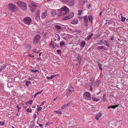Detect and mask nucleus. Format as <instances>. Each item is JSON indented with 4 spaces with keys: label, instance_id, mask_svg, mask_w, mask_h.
Instances as JSON below:
<instances>
[{
    "label": "nucleus",
    "instance_id": "nucleus-1",
    "mask_svg": "<svg viewBox=\"0 0 128 128\" xmlns=\"http://www.w3.org/2000/svg\"><path fill=\"white\" fill-rule=\"evenodd\" d=\"M69 8L66 6L58 10V11L60 13L58 15V16L60 17L62 16H64L65 14H66L69 12Z\"/></svg>",
    "mask_w": 128,
    "mask_h": 128
},
{
    "label": "nucleus",
    "instance_id": "nucleus-2",
    "mask_svg": "<svg viewBox=\"0 0 128 128\" xmlns=\"http://www.w3.org/2000/svg\"><path fill=\"white\" fill-rule=\"evenodd\" d=\"M17 4L19 8H20L24 10H26L27 9V6L26 4L24 2L18 1V2Z\"/></svg>",
    "mask_w": 128,
    "mask_h": 128
},
{
    "label": "nucleus",
    "instance_id": "nucleus-3",
    "mask_svg": "<svg viewBox=\"0 0 128 128\" xmlns=\"http://www.w3.org/2000/svg\"><path fill=\"white\" fill-rule=\"evenodd\" d=\"M8 9L10 11L13 12L16 11L17 8L16 6L10 3L8 5Z\"/></svg>",
    "mask_w": 128,
    "mask_h": 128
},
{
    "label": "nucleus",
    "instance_id": "nucleus-4",
    "mask_svg": "<svg viewBox=\"0 0 128 128\" xmlns=\"http://www.w3.org/2000/svg\"><path fill=\"white\" fill-rule=\"evenodd\" d=\"M40 34H37L36 35L33 40V43L35 44H37L40 42Z\"/></svg>",
    "mask_w": 128,
    "mask_h": 128
},
{
    "label": "nucleus",
    "instance_id": "nucleus-5",
    "mask_svg": "<svg viewBox=\"0 0 128 128\" xmlns=\"http://www.w3.org/2000/svg\"><path fill=\"white\" fill-rule=\"evenodd\" d=\"M90 94L88 92H86L83 94V97L85 99L90 100L91 99Z\"/></svg>",
    "mask_w": 128,
    "mask_h": 128
},
{
    "label": "nucleus",
    "instance_id": "nucleus-6",
    "mask_svg": "<svg viewBox=\"0 0 128 128\" xmlns=\"http://www.w3.org/2000/svg\"><path fill=\"white\" fill-rule=\"evenodd\" d=\"M29 6L31 11L34 12L36 10V5L34 3H31L30 4Z\"/></svg>",
    "mask_w": 128,
    "mask_h": 128
},
{
    "label": "nucleus",
    "instance_id": "nucleus-7",
    "mask_svg": "<svg viewBox=\"0 0 128 128\" xmlns=\"http://www.w3.org/2000/svg\"><path fill=\"white\" fill-rule=\"evenodd\" d=\"M32 20L29 17L25 18L24 20V23L27 24H30Z\"/></svg>",
    "mask_w": 128,
    "mask_h": 128
},
{
    "label": "nucleus",
    "instance_id": "nucleus-8",
    "mask_svg": "<svg viewBox=\"0 0 128 128\" xmlns=\"http://www.w3.org/2000/svg\"><path fill=\"white\" fill-rule=\"evenodd\" d=\"M74 16L73 12H71L68 16H65L62 18V20H67L70 19L72 17Z\"/></svg>",
    "mask_w": 128,
    "mask_h": 128
},
{
    "label": "nucleus",
    "instance_id": "nucleus-9",
    "mask_svg": "<svg viewBox=\"0 0 128 128\" xmlns=\"http://www.w3.org/2000/svg\"><path fill=\"white\" fill-rule=\"evenodd\" d=\"M84 26L86 27H87L88 25V20L87 17L86 16H85L84 17Z\"/></svg>",
    "mask_w": 128,
    "mask_h": 128
},
{
    "label": "nucleus",
    "instance_id": "nucleus-10",
    "mask_svg": "<svg viewBox=\"0 0 128 128\" xmlns=\"http://www.w3.org/2000/svg\"><path fill=\"white\" fill-rule=\"evenodd\" d=\"M74 91V88L72 87L70 88V89L68 90L67 93L66 94V95L68 96L72 92Z\"/></svg>",
    "mask_w": 128,
    "mask_h": 128
},
{
    "label": "nucleus",
    "instance_id": "nucleus-11",
    "mask_svg": "<svg viewBox=\"0 0 128 128\" xmlns=\"http://www.w3.org/2000/svg\"><path fill=\"white\" fill-rule=\"evenodd\" d=\"M35 17L36 20L37 21H38V19L40 18V12L38 11L37 10L36 11Z\"/></svg>",
    "mask_w": 128,
    "mask_h": 128
},
{
    "label": "nucleus",
    "instance_id": "nucleus-12",
    "mask_svg": "<svg viewBox=\"0 0 128 128\" xmlns=\"http://www.w3.org/2000/svg\"><path fill=\"white\" fill-rule=\"evenodd\" d=\"M31 48V46L29 44H25L24 45V49L26 51H29L30 50Z\"/></svg>",
    "mask_w": 128,
    "mask_h": 128
},
{
    "label": "nucleus",
    "instance_id": "nucleus-13",
    "mask_svg": "<svg viewBox=\"0 0 128 128\" xmlns=\"http://www.w3.org/2000/svg\"><path fill=\"white\" fill-rule=\"evenodd\" d=\"M47 12L46 10L43 12L41 16V18L42 19L45 18L47 15Z\"/></svg>",
    "mask_w": 128,
    "mask_h": 128
},
{
    "label": "nucleus",
    "instance_id": "nucleus-14",
    "mask_svg": "<svg viewBox=\"0 0 128 128\" xmlns=\"http://www.w3.org/2000/svg\"><path fill=\"white\" fill-rule=\"evenodd\" d=\"M77 63H78L79 64H80L81 62V60L82 59V56L78 55L77 57Z\"/></svg>",
    "mask_w": 128,
    "mask_h": 128
},
{
    "label": "nucleus",
    "instance_id": "nucleus-15",
    "mask_svg": "<svg viewBox=\"0 0 128 128\" xmlns=\"http://www.w3.org/2000/svg\"><path fill=\"white\" fill-rule=\"evenodd\" d=\"M97 48L98 50L102 49L104 50H108V48H107L104 46H102L98 47Z\"/></svg>",
    "mask_w": 128,
    "mask_h": 128
},
{
    "label": "nucleus",
    "instance_id": "nucleus-16",
    "mask_svg": "<svg viewBox=\"0 0 128 128\" xmlns=\"http://www.w3.org/2000/svg\"><path fill=\"white\" fill-rule=\"evenodd\" d=\"M78 20L76 19L72 20L70 22V23L74 24H78Z\"/></svg>",
    "mask_w": 128,
    "mask_h": 128
},
{
    "label": "nucleus",
    "instance_id": "nucleus-17",
    "mask_svg": "<svg viewBox=\"0 0 128 128\" xmlns=\"http://www.w3.org/2000/svg\"><path fill=\"white\" fill-rule=\"evenodd\" d=\"M74 0H71L70 2L68 3V4L70 6H72L74 4Z\"/></svg>",
    "mask_w": 128,
    "mask_h": 128
},
{
    "label": "nucleus",
    "instance_id": "nucleus-18",
    "mask_svg": "<svg viewBox=\"0 0 128 128\" xmlns=\"http://www.w3.org/2000/svg\"><path fill=\"white\" fill-rule=\"evenodd\" d=\"M102 114L101 113H99L96 116L95 119L97 120H98L99 118H100L102 116Z\"/></svg>",
    "mask_w": 128,
    "mask_h": 128
},
{
    "label": "nucleus",
    "instance_id": "nucleus-19",
    "mask_svg": "<svg viewBox=\"0 0 128 128\" xmlns=\"http://www.w3.org/2000/svg\"><path fill=\"white\" fill-rule=\"evenodd\" d=\"M92 99L93 101L96 102L100 100L99 98H96L94 96H93L92 97Z\"/></svg>",
    "mask_w": 128,
    "mask_h": 128
},
{
    "label": "nucleus",
    "instance_id": "nucleus-20",
    "mask_svg": "<svg viewBox=\"0 0 128 128\" xmlns=\"http://www.w3.org/2000/svg\"><path fill=\"white\" fill-rule=\"evenodd\" d=\"M86 44V42L84 41H82L81 43L80 47L83 48L85 46Z\"/></svg>",
    "mask_w": 128,
    "mask_h": 128
},
{
    "label": "nucleus",
    "instance_id": "nucleus-21",
    "mask_svg": "<svg viewBox=\"0 0 128 128\" xmlns=\"http://www.w3.org/2000/svg\"><path fill=\"white\" fill-rule=\"evenodd\" d=\"M54 26L56 29L59 30H60L62 28V27L57 25H54Z\"/></svg>",
    "mask_w": 128,
    "mask_h": 128
},
{
    "label": "nucleus",
    "instance_id": "nucleus-22",
    "mask_svg": "<svg viewBox=\"0 0 128 128\" xmlns=\"http://www.w3.org/2000/svg\"><path fill=\"white\" fill-rule=\"evenodd\" d=\"M70 103L66 104H65L64 106L61 107V108L62 109H64L66 108L67 106L70 104Z\"/></svg>",
    "mask_w": 128,
    "mask_h": 128
},
{
    "label": "nucleus",
    "instance_id": "nucleus-23",
    "mask_svg": "<svg viewBox=\"0 0 128 128\" xmlns=\"http://www.w3.org/2000/svg\"><path fill=\"white\" fill-rule=\"evenodd\" d=\"M88 19L91 24L92 23L93 18L92 16H88Z\"/></svg>",
    "mask_w": 128,
    "mask_h": 128
},
{
    "label": "nucleus",
    "instance_id": "nucleus-24",
    "mask_svg": "<svg viewBox=\"0 0 128 128\" xmlns=\"http://www.w3.org/2000/svg\"><path fill=\"white\" fill-rule=\"evenodd\" d=\"M118 105V104L117 105H113L112 106H109L108 107V108H115L117 107Z\"/></svg>",
    "mask_w": 128,
    "mask_h": 128
},
{
    "label": "nucleus",
    "instance_id": "nucleus-25",
    "mask_svg": "<svg viewBox=\"0 0 128 128\" xmlns=\"http://www.w3.org/2000/svg\"><path fill=\"white\" fill-rule=\"evenodd\" d=\"M103 43V42L101 40H98L97 41V44L98 45H102Z\"/></svg>",
    "mask_w": 128,
    "mask_h": 128
},
{
    "label": "nucleus",
    "instance_id": "nucleus-26",
    "mask_svg": "<svg viewBox=\"0 0 128 128\" xmlns=\"http://www.w3.org/2000/svg\"><path fill=\"white\" fill-rule=\"evenodd\" d=\"M97 64L98 65V66L99 67V69L101 70L102 71V69L101 67V64L99 62H98Z\"/></svg>",
    "mask_w": 128,
    "mask_h": 128
},
{
    "label": "nucleus",
    "instance_id": "nucleus-27",
    "mask_svg": "<svg viewBox=\"0 0 128 128\" xmlns=\"http://www.w3.org/2000/svg\"><path fill=\"white\" fill-rule=\"evenodd\" d=\"M30 84H31V82H30L27 80L26 82V85L28 86Z\"/></svg>",
    "mask_w": 128,
    "mask_h": 128
},
{
    "label": "nucleus",
    "instance_id": "nucleus-28",
    "mask_svg": "<svg viewBox=\"0 0 128 128\" xmlns=\"http://www.w3.org/2000/svg\"><path fill=\"white\" fill-rule=\"evenodd\" d=\"M60 44L61 46H62L65 45H66V44L64 42V41L63 40L60 42Z\"/></svg>",
    "mask_w": 128,
    "mask_h": 128
},
{
    "label": "nucleus",
    "instance_id": "nucleus-29",
    "mask_svg": "<svg viewBox=\"0 0 128 128\" xmlns=\"http://www.w3.org/2000/svg\"><path fill=\"white\" fill-rule=\"evenodd\" d=\"M106 94H104V96L102 98V100L104 102H105L106 100Z\"/></svg>",
    "mask_w": 128,
    "mask_h": 128
},
{
    "label": "nucleus",
    "instance_id": "nucleus-30",
    "mask_svg": "<svg viewBox=\"0 0 128 128\" xmlns=\"http://www.w3.org/2000/svg\"><path fill=\"white\" fill-rule=\"evenodd\" d=\"M93 35V34H91L90 35L88 36L87 37V39L88 40H90L91 38H92V36Z\"/></svg>",
    "mask_w": 128,
    "mask_h": 128
},
{
    "label": "nucleus",
    "instance_id": "nucleus-31",
    "mask_svg": "<svg viewBox=\"0 0 128 128\" xmlns=\"http://www.w3.org/2000/svg\"><path fill=\"white\" fill-rule=\"evenodd\" d=\"M51 13L52 16H54L56 14V11L55 10H53L51 12Z\"/></svg>",
    "mask_w": 128,
    "mask_h": 128
},
{
    "label": "nucleus",
    "instance_id": "nucleus-32",
    "mask_svg": "<svg viewBox=\"0 0 128 128\" xmlns=\"http://www.w3.org/2000/svg\"><path fill=\"white\" fill-rule=\"evenodd\" d=\"M34 122L33 124L30 125L29 126V128H34Z\"/></svg>",
    "mask_w": 128,
    "mask_h": 128
},
{
    "label": "nucleus",
    "instance_id": "nucleus-33",
    "mask_svg": "<svg viewBox=\"0 0 128 128\" xmlns=\"http://www.w3.org/2000/svg\"><path fill=\"white\" fill-rule=\"evenodd\" d=\"M32 100H30L29 101L27 102H26L27 104H30V105H31L32 104Z\"/></svg>",
    "mask_w": 128,
    "mask_h": 128
},
{
    "label": "nucleus",
    "instance_id": "nucleus-34",
    "mask_svg": "<svg viewBox=\"0 0 128 128\" xmlns=\"http://www.w3.org/2000/svg\"><path fill=\"white\" fill-rule=\"evenodd\" d=\"M121 18L122 21L123 22H124L126 19V18L123 17L122 16Z\"/></svg>",
    "mask_w": 128,
    "mask_h": 128
},
{
    "label": "nucleus",
    "instance_id": "nucleus-35",
    "mask_svg": "<svg viewBox=\"0 0 128 128\" xmlns=\"http://www.w3.org/2000/svg\"><path fill=\"white\" fill-rule=\"evenodd\" d=\"M55 34H56V35H57V38H58V39H57V40L58 41L59 40H60V36H59V35L58 34H56V33H55Z\"/></svg>",
    "mask_w": 128,
    "mask_h": 128
},
{
    "label": "nucleus",
    "instance_id": "nucleus-36",
    "mask_svg": "<svg viewBox=\"0 0 128 128\" xmlns=\"http://www.w3.org/2000/svg\"><path fill=\"white\" fill-rule=\"evenodd\" d=\"M54 112L58 114H60L62 113V112L61 111H56Z\"/></svg>",
    "mask_w": 128,
    "mask_h": 128
},
{
    "label": "nucleus",
    "instance_id": "nucleus-37",
    "mask_svg": "<svg viewBox=\"0 0 128 128\" xmlns=\"http://www.w3.org/2000/svg\"><path fill=\"white\" fill-rule=\"evenodd\" d=\"M99 84L97 81H96L94 83V85L95 86H98Z\"/></svg>",
    "mask_w": 128,
    "mask_h": 128
},
{
    "label": "nucleus",
    "instance_id": "nucleus-38",
    "mask_svg": "<svg viewBox=\"0 0 128 128\" xmlns=\"http://www.w3.org/2000/svg\"><path fill=\"white\" fill-rule=\"evenodd\" d=\"M82 12V10H78V15H80L81 14V13Z\"/></svg>",
    "mask_w": 128,
    "mask_h": 128
},
{
    "label": "nucleus",
    "instance_id": "nucleus-39",
    "mask_svg": "<svg viewBox=\"0 0 128 128\" xmlns=\"http://www.w3.org/2000/svg\"><path fill=\"white\" fill-rule=\"evenodd\" d=\"M26 111L28 112H32V110L31 109L28 108L26 110Z\"/></svg>",
    "mask_w": 128,
    "mask_h": 128
},
{
    "label": "nucleus",
    "instance_id": "nucleus-40",
    "mask_svg": "<svg viewBox=\"0 0 128 128\" xmlns=\"http://www.w3.org/2000/svg\"><path fill=\"white\" fill-rule=\"evenodd\" d=\"M4 124V121L1 122L0 121V125L3 126Z\"/></svg>",
    "mask_w": 128,
    "mask_h": 128
},
{
    "label": "nucleus",
    "instance_id": "nucleus-41",
    "mask_svg": "<svg viewBox=\"0 0 128 128\" xmlns=\"http://www.w3.org/2000/svg\"><path fill=\"white\" fill-rule=\"evenodd\" d=\"M61 50H57L56 52L58 54H60L61 52Z\"/></svg>",
    "mask_w": 128,
    "mask_h": 128
},
{
    "label": "nucleus",
    "instance_id": "nucleus-42",
    "mask_svg": "<svg viewBox=\"0 0 128 128\" xmlns=\"http://www.w3.org/2000/svg\"><path fill=\"white\" fill-rule=\"evenodd\" d=\"M31 72L34 73L36 72V70H30Z\"/></svg>",
    "mask_w": 128,
    "mask_h": 128
},
{
    "label": "nucleus",
    "instance_id": "nucleus-43",
    "mask_svg": "<svg viewBox=\"0 0 128 128\" xmlns=\"http://www.w3.org/2000/svg\"><path fill=\"white\" fill-rule=\"evenodd\" d=\"M54 43H55L53 41H51L50 42V45L52 46L53 45H54Z\"/></svg>",
    "mask_w": 128,
    "mask_h": 128
},
{
    "label": "nucleus",
    "instance_id": "nucleus-44",
    "mask_svg": "<svg viewBox=\"0 0 128 128\" xmlns=\"http://www.w3.org/2000/svg\"><path fill=\"white\" fill-rule=\"evenodd\" d=\"M63 2H65V3H67L69 1L68 0H61Z\"/></svg>",
    "mask_w": 128,
    "mask_h": 128
},
{
    "label": "nucleus",
    "instance_id": "nucleus-45",
    "mask_svg": "<svg viewBox=\"0 0 128 128\" xmlns=\"http://www.w3.org/2000/svg\"><path fill=\"white\" fill-rule=\"evenodd\" d=\"M33 52H36L38 53L39 52V51L38 50H35L33 51Z\"/></svg>",
    "mask_w": 128,
    "mask_h": 128
},
{
    "label": "nucleus",
    "instance_id": "nucleus-46",
    "mask_svg": "<svg viewBox=\"0 0 128 128\" xmlns=\"http://www.w3.org/2000/svg\"><path fill=\"white\" fill-rule=\"evenodd\" d=\"M6 66L5 65H4V66H2L1 67V68L3 70V69L4 68H6Z\"/></svg>",
    "mask_w": 128,
    "mask_h": 128
},
{
    "label": "nucleus",
    "instance_id": "nucleus-47",
    "mask_svg": "<svg viewBox=\"0 0 128 128\" xmlns=\"http://www.w3.org/2000/svg\"><path fill=\"white\" fill-rule=\"evenodd\" d=\"M33 117L34 118V120L35 118H36V114H34L33 115Z\"/></svg>",
    "mask_w": 128,
    "mask_h": 128
},
{
    "label": "nucleus",
    "instance_id": "nucleus-48",
    "mask_svg": "<svg viewBox=\"0 0 128 128\" xmlns=\"http://www.w3.org/2000/svg\"><path fill=\"white\" fill-rule=\"evenodd\" d=\"M75 32H77L78 33H80L81 32V31L80 30H76V31H75Z\"/></svg>",
    "mask_w": 128,
    "mask_h": 128
},
{
    "label": "nucleus",
    "instance_id": "nucleus-49",
    "mask_svg": "<svg viewBox=\"0 0 128 128\" xmlns=\"http://www.w3.org/2000/svg\"><path fill=\"white\" fill-rule=\"evenodd\" d=\"M42 109V108L41 107H39L37 108V110L39 111Z\"/></svg>",
    "mask_w": 128,
    "mask_h": 128
},
{
    "label": "nucleus",
    "instance_id": "nucleus-50",
    "mask_svg": "<svg viewBox=\"0 0 128 128\" xmlns=\"http://www.w3.org/2000/svg\"><path fill=\"white\" fill-rule=\"evenodd\" d=\"M28 56H30L31 58H34V55H32L31 54H28Z\"/></svg>",
    "mask_w": 128,
    "mask_h": 128
},
{
    "label": "nucleus",
    "instance_id": "nucleus-51",
    "mask_svg": "<svg viewBox=\"0 0 128 128\" xmlns=\"http://www.w3.org/2000/svg\"><path fill=\"white\" fill-rule=\"evenodd\" d=\"M114 36H112L110 38V40H114Z\"/></svg>",
    "mask_w": 128,
    "mask_h": 128
},
{
    "label": "nucleus",
    "instance_id": "nucleus-52",
    "mask_svg": "<svg viewBox=\"0 0 128 128\" xmlns=\"http://www.w3.org/2000/svg\"><path fill=\"white\" fill-rule=\"evenodd\" d=\"M16 107L18 108V112H19V109L20 108L19 107V106H16Z\"/></svg>",
    "mask_w": 128,
    "mask_h": 128
},
{
    "label": "nucleus",
    "instance_id": "nucleus-53",
    "mask_svg": "<svg viewBox=\"0 0 128 128\" xmlns=\"http://www.w3.org/2000/svg\"><path fill=\"white\" fill-rule=\"evenodd\" d=\"M46 78L48 80H51L52 79L50 77H48V76H46Z\"/></svg>",
    "mask_w": 128,
    "mask_h": 128
},
{
    "label": "nucleus",
    "instance_id": "nucleus-54",
    "mask_svg": "<svg viewBox=\"0 0 128 128\" xmlns=\"http://www.w3.org/2000/svg\"><path fill=\"white\" fill-rule=\"evenodd\" d=\"M39 126L41 127H42L43 126V124H39Z\"/></svg>",
    "mask_w": 128,
    "mask_h": 128
},
{
    "label": "nucleus",
    "instance_id": "nucleus-55",
    "mask_svg": "<svg viewBox=\"0 0 128 128\" xmlns=\"http://www.w3.org/2000/svg\"><path fill=\"white\" fill-rule=\"evenodd\" d=\"M110 45V44L108 43V42L106 43V45L107 46H109Z\"/></svg>",
    "mask_w": 128,
    "mask_h": 128
},
{
    "label": "nucleus",
    "instance_id": "nucleus-56",
    "mask_svg": "<svg viewBox=\"0 0 128 128\" xmlns=\"http://www.w3.org/2000/svg\"><path fill=\"white\" fill-rule=\"evenodd\" d=\"M93 83V82L92 83H91L90 84V87H92V86L93 85V84H92Z\"/></svg>",
    "mask_w": 128,
    "mask_h": 128
},
{
    "label": "nucleus",
    "instance_id": "nucleus-57",
    "mask_svg": "<svg viewBox=\"0 0 128 128\" xmlns=\"http://www.w3.org/2000/svg\"><path fill=\"white\" fill-rule=\"evenodd\" d=\"M55 46L57 47L58 48H59V47L58 46V44H55Z\"/></svg>",
    "mask_w": 128,
    "mask_h": 128
},
{
    "label": "nucleus",
    "instance_id": "nucleus-58",
    "mask_svg": "<svg viewBox=\"0 0 128 128\" xmlns=\"http://www.w3.org/2000/svg\"><path fill=\"white\" fill-rule=\"evenodd\" d=\"M45 102V101H43V102H42V104H41V105H40V106H42V105H43V104H44V103Z\"/></svg>",
    "mask_w": 128,
    "mask_h": 128
},
{
    "label": "nucleus",
    "instance_id": "nucleus-59",
    "mask_svg": "<svg viewBox=\"0 0 128 128\" xmlns=\"http://www.w3.org/2000/svg\"><path fill=\"white\" fill-rule=\"evenodd\" d=\"M42 91V90L40 92H37V93H36V94L37 95V94H40V93H41Z\"/></svg>",
    "mask_w": 128,
    "mask_h": 128
},
{
    "label": "nucleus",
    "instance_id": "nucleus-60",
    "mask_svg": "<svg viewBox=\"0 0 128 128\" xmlns=\"http://www.w3.org/2000/svg\"><path fill=\"white\" fill-rule=\"evenodd\" d=\"M53 77L54 78L56 76L58 75V74H54L52 75Z\"/></svg>",
    "mask_w": 128,
    "mask_h": 128
},
{
    "label": "nucleus",
    "instance_id": "nucleus-61",
    "mask_svg": "<svg viewBox=\"0 0 128 128\" xmlns=\"http://www.w3.org/2000/svg\"><path fill=\"white\" fill-rule=\"evenodd\" d=\"M38 59L39 60H42V59L40 57L38 58Z\"/></svg>",
    "mask_w": 128,
    "mask_h": 128
},
{
    "label": "nucleus",
    "instance_id": "nucleus-62",
    "mask_svg": "<svg viewBox=\"0 0 128 128\" xmlns=\"http://www.w3.org/2000/svg\"><path fill=\"white\" fill-rule=\"evenodd\" d=\"M37 95V94H36V93L35 94H34L33 96H34V98H35Z\"/></svg>",
    "mask_w": 128,
    "mask_h": 128
},
{
    "label": "nucleus",
    "instance_id": "nucleus-63",
    "mask_svg": "<svg viewBox=\"0 0 128 128\" xmlns=\"http://www.w3.org/2000/svg\"><path fill=\"white\" fill-rule=\"evenodd\" d=\"M90 90L91 91H92V87H90Z\"/></svg>",
    "mask_w": 128,
    "mask_h": 128
},
{
    "label": "nucleus",
    "instance_id": "nucleus-64",
    "mask_svg": "<svg viewBox=\"0 0 128 128\" xmlns=\"http://www.w3.org/2000/svg\"><path fill=\"white\" fill-rule=\"evenodd\" d=\"M50 77L52 79L54 78L53 77L52 75Z\"/></svg>",
    "mask_w": 128,
    "mask_h": 128
}]
</instances>
